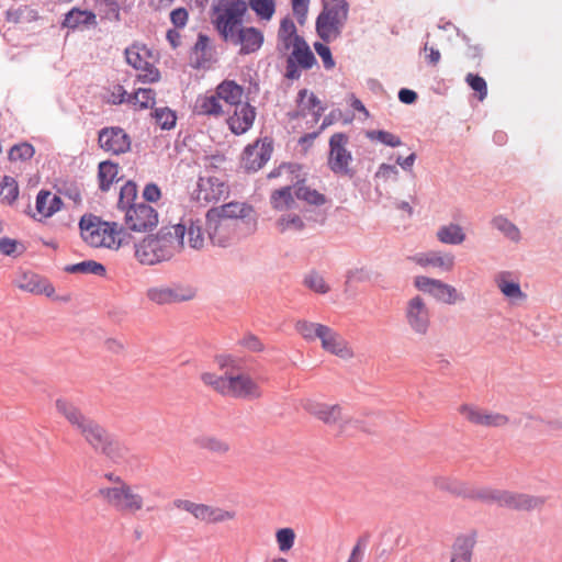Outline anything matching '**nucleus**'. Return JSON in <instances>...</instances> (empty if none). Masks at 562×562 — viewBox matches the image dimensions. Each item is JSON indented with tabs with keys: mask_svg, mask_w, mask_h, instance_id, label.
Returning <instances> with one entry per match:
<instances>
[{
	"mask_svg": "<svg viewBox=\"0 0 562 562\" xmlns=\"http://www.w3.org/2000/svg\"><path fill=\"white\" fill-rule=\"evenodd\" d=\"M369 542V536L360 537L352 548L348 562H361L363 550Z\"/></svg>",
	"mask_w": 562,
	"mask_h": 562,
	"instance_id": "nucleus-60",
	"label": "nucleus"
},
{
	"mask_svg": "<svg viewBox=\"0 0 562 562\" xmlns=\"http://www.w3.org/2000/svg\"><path fill=\"white\" fill-rule=\"evenodd\" d=\"M212 9L216 30L226 42L240 45L239 54L247 55L261 48L263 33L254 26H241L247 10L245 0H215Z\"/></svg>",
	"mask_w": 562,
	"mask_h": 562,
	"instance_id": "nucleus-1",
	"label": "nucleus"
},
{
	"mask_svg": "<svg viewBox=\"0 0 562 562\" xmlns=\"http://www.w3.org/2000/svg\"><path fill=\"white\" fill-rule=\"evenodd\" d=\"M196 445L204 450L214 454L223 456L231 450V445L227 440L215 436H201L196 439Z\"/></svg>",
	"mask_w": 562,
	"mask_h": 562,
	"instance_id": "nucleus-39",
	"label": "nucleus"
},
{
	"mask_svg": "<svg viewBox=\"0 0 562 562\" xmlns=\"http://www.w3.org/2000/svg\"><path fill=\"white\" fill-rule=\"evenodd\" d=\"M119 165L110 160L101 161L98 167L99 188L106 192L117 180Z\"/></svg>",
	"mask_w": 562,
	"mask_h": 562,
	"instance_id": "nucleus-32",
	"label": "nucleus"
},
{
	"mask_svg": "<svg viewBox=\"0 0 562 562\" xmlns=\"http://www.w3.org/2000/svg\"><path fill=\"white\" fill-rule=\"evenodd\" d=\"M216 94L220 100L235 106L243 103L244 88L234 80H224L216 87Z\"/></svg>",
	"mask_w": 562,
	"mask_h": 562,
	"instance_id": "nucleus-30",
	"label": "nucleus"
},
{
	"mask_svg": "<svg viewBox=\"0 0 562 562\" xmlns=\"http://www.w3.org/2000/svg\"><path fill=\"white\" fill-rule=\"evenodd\" d=\"M195 291L190 286L175 284L172 286H155L147 291V297L157 304H171L192 300Z\"/></svg>",
	"mask_w": 562,
	"mask_h": 562,
	"instance_id": "nucleus-18",
	"label": "nucleus"
},
{
	"mask_svg": "<svg viewBox=\"0 0 562 562\" xmlns=\"http://www.w3.org/2000/svg\"><path fill=\"white\" fill-rule=\"evenodd\" d=\"M37 11L29 5H12L5 11V20L13 24H24L37 20Z\"/></svg>",
	"mask_w": 562,
	"mask_h": 562,
	"instance_id": "nucleus-31",
	"label": "nucleus"
},
{
	"mask_svg": "<svg viewBox=\"0 0 562 562\" xmlns=\"http://www.w3.org/2000/svg\"><path fill=\"white\" fill-rule=\"evenodd\" d=\"M273 142L269 137L257 139L245 147L241 156V166L247 172H257L271 158Z\"/></svg>",
	"mask_w": 562,
	"mask_h": 562,
	"instance_id": "nucleus-15",
	"label": "nucleus"
},
{
	"mask_svg": "<svg viewBox=\"0 0 562 562\" xmlns=\"http://www.w3.org/2000/svg\"><path fill=\"white\" fill-rule=\"evenodd\" d=\"M97 24V16L92 11L72 8L64 18L63 27L76 30L81 26H90Z\"/></svg>",
	"mask_w": 562,
	"mask_h": 562,
	"instance_id": "nucleus-25",
	"label": "nucleus"
},
{
	"mask_svg": "<svg viewBox=\"0 0 562 562\" xmlns=\"http://www.w3.org/2000/svg\"><path fill=\"white\" fill-rule=\"evenodd\" d=\"M229 193L228 186L217 177H199L192 198L198 202H218Z\"/></svg>",
	"mask_w": 562,
	"mask_h": 562,
	"instance_id": "nucleus-17",
	"label": "nucleus"
},
{
	"mask_svg": "<svg viewBox=\"0 0 562 562\" xmlns=\"http://www.w3.org/2000/svg\"><path fill=\"white\" fill-rule=\"evenodd\" d=\"M99 146L112 155H121L130 151L131 137L120 126L103 127L98 133Z\"/></svg>",
	"mask_w": 562,
	"mask_h": 562,
	"instance_id": "nucleus-16",
	"label": "nucleus"
},
{
	"mask_svg": "<svg viewBox=\"0 0 562 562\" xmlns=\"http://www.w3.org/2000/svg\"><path fill=\"white\" fill-rule=\"evenodd\" d=\"M35 154L33 145L30 143L15 144L9 150V159L11 161H26L30 160Z\"/></svg>",
	"mask_w": 562,
	"mask_h": 562,
	"instance_id": "nucleus-52",
	"label": "nucleus"
},
{
	"mask_svg": "<svg viewBox=\"0 0 562 562\" xmlns=\"http://www.w3.org/2000/svg\"><path fill=\"white\" fill-rule=\"evenodd\" d=\"M348 15L349 3L346 0H322V10L315 21V31L322 42H315L314 49L327 70L336 65L327 44L341 36Z\"/></svg>",
	"mask_w": 562,
	"mask_h": 562,
	"instance_id": "nucleus-3",
	"label": "nucleus"
},
{
	"mask_svg": "<svg viewBox=\"0 0 562 562\" xmlns=\"http://www.w3.org/2000/svg\"><path fill=\"white\" fill-rule=\"evenodd\" d=\"M491 224L509 240L514 243H518L520 240L521 235L519 228L504 215L494 216Z\"/></svg>",
	"mask_w": 562,
	"mask_h": 562,
	"instance_id": "nucleus-41",
	"label": "nucleus"
},
{
	"mask_svg": "<svg viewBox=\"0 0 562 562\" xmlns=\"http://www.w3.org/2000/svg\"><path fill=\"white\" fill-rule=\"evenodd\" d=\"M186 225V236L188 237V244L193 249H201L204 245V231L202 221L196 218H189L182 222Z\"/></svg>",
	"mask_w": 562,
	"mask_h": 562,
	"instance_id": "nucleus-34",
	"label": "nucleus"
},
{
	"mask_svg": "<svg viewBox=\"0 0 562 562\" xmlns=\"http://www.w3.org/2000/svg\"><path fill=\"white\" fill-rule=\"evenodd\" d=\"M290 186L282 187L272 191L270 195V204L277 211L293 209L295 199Z\"/></svg>",
	"mask_w": 562,
	"mask_h": 562,
	"instance_id": "nucleus-35",
	"label": "nucleus"
},
{
	"mask_svg": "<svg viewBox=\"0 0 562 562\" xmlns=\"http://www.w3.org/2000/svg\"><path fill=\"white\" fill-rule=\"evenodd\" d=\"M18 286L23 290L35 294L45 293L50 295L54 292V288L46 283L40 276L35 273H23L18 282Z\"/></svg>",
	"mask_w": 562,
	"mask_h": 562,
	"instance_id": "nucleus-29",
	"label": "nucleus"
},
{
	"mask_svg": "<svg viewBox=\"0 0 562 562\" xmlns=\"http://www.w3.org/2000/svg\"><path fill=\"white\" fill-rule=\"evenodd\" d=\"M468 499L481 501L485 504H497L515 510H532L540 508L546 498L542 496H533L524 493H513L503 490H495L490 487L484 488H469L467 494Z\"/></svg>",
	"mask_w": 562,
	"mask_h": 562,
	"instance_id": "nucleus-6",
	"label": "nucleus"
},
{
	"mask_svg": "<svg viewBox=\"0 0 562 562\" xmlns=\"http://www.w3.org/2000/svg\"><path fill=\"white\" fill-rule=\"evenodd\" d=\"M201 380L203 381L204 384L212 386L222 395L225 394L226 372L224 373V375L221 376L214 373L205 372L201 375Z\"/></svg>",
	"mask_w": 562,
	"mask_h": 562,
	"instance_id": "nucleus-58",
	"label": "nucleus"
},
{
	"mask_svg": "<svg viewBox=\"0 0 562 562\" xmlns=\"http://www.w3.org/2000/svg\"><path fill=\"white\" fill-rule=\"evenodd\" d=\"M475 546V533L459 536L452 546L450 562H471Z\"/></svg>",
	"mask_w": 562,
	"mask_h": 562,
	"instance_id": "nucleus-26",
	"label": "nucleus"
},
{
	"mask_svg": "<svg viewBox=\"0 0 562 562\" xmlns=\"http://www.w3.org/2000/svg\"><path fill=\"white\" fill-rule=\"evenodd\" d=\"M295 531L290 527L280 528L276 532V541L281 552L290 551L295 542Z\"/></svg>",
	"mask_w": 562,
	"mask_h": 562,
	"instance_id": "nucleus-51",
	"label": "nucleus"
},
{
	"mask_svg": "<svg viewBox=\"0 0 562 562\" xmlns=\"http://www.w3.org/2000/svg\"><path fill=\"white\" fill-rule=\"evenodd\" d=\"M194 111L199 115H213L218 116L223 114V108L220 103L217 94L200 95L198 97L194 105Z\"/></svg>",
	"mask_w": 562,
	"mask_h": 562,
	"instance_id": "nucleus-33",
	"label": "nucleus"
},
{
	"mask_svg": "<svg viewBox=\"0 0 562 562\" xmlns=\"http://www.w3.org/2000/svg\"><path fill=\"white\" fill-rule=\"evenodd\" d=\"M460 413L472 424L485 427H503L508 424L509 418L499 413L482 411L476 406L462 405Z\"/></svg>",
	"mask_w": 562,
	"mask_h": 562,
	"instance_id": "nucleus-20",
	"label": "nucleus"
},
{
	"mask_svg": "<svg viewBox=\"0 0 562 562\" xmlns=\"http://www.w3.org/2000/svg\"><path fill=\"white\" fill-rule=\"evenodd\" d=\"M367 137L371 140H378L386 146L390 147H398L402 145L401 138L390 132L382 131V130H372L367 132Z\"/></svg>",
	"mask_w": 562,
	"mask_h": 562,
	"instance_id": "nucleus-54",
	"label": "nucleus"
},
{
	"mask_svg": "<svg viewBox=\"0 0 562 562\" xmlns=\"http://www.w3.org/2000/svg\"><path fill=\"white\" fill-rule=\"evenodd\" d=\"M303 284L311 291L318 294H326L329 291L324 278L316 271H311L304 277Z\"/></svg>",
	"mask_w": 562,
	"mask_h": 562,
	"instance_id": "nucleus-53",
	"label": "nucleus"
},
{
	"mask_svg": "<svg viewBox=\"0 0 562 562\" xmlns=\"http://www.w3.org/2000/svg\"><path fill=\"white\" fill-rule=\"evenodd\" d=\"M98 8L102 16L109 21H120V4L116 0H99Z\"/></svg>",
	"mask_w": 562,
	"mask_h": 562,
	"instance_id": "nucleus-56",
	"label": "nucleus"
},
{
	"mask_svg": "<svg viewBox=\"0 0 562 562\" xmlns=\"http://www.w3.org/2000/svg\"><path fill=\"white\" fill-rule=\"evenodd\" d=\"M239 344L254 352L261 351L263 349L262 342L259 340V338L252 334H247L243 339H240Z\"/></svg>",
	"mask_w": 562,
	"mask_h": 562,
	"instance_id": "nucleus-63",
	"label": "nucleus"
},
{
	"mask_svg": "<svg viewBox=\"0 0 562 562\" xmlns=\"http://www.w3.org/2000/svg\"><path fill=\"white\" fill-rule=\"evenodd\" d=\"M348 136L345 133H335L329 139L328 168L335 175L352 177L355 171L349 167L352 161L351 153L346 148Z\"/></svg>",
	"mask_w": 562,
	"mask_h": 562,
	"instance_id": "nucleus-9",
	"label": "nucleus"
},
{
	"mask_svg": "<svg viewBox=\"0 0 562 562\" xmlns=\"http://www.w3.org/2000/svg\"><path fill=\"white\" fill-rule=\"evenodd\" d=\"M25 251L23 244L9 237L0 238V254L10 257L21 256Z\"/></svg>",
	"mask_w": 562,
	"mask_h": 562,
	"instance_id": "nucleus-57",
	"label": "nucleus"
},
{
	"mask_svg": "<svg viewBox=\"0 0 562 562\" xmlns=\"http://www.w3.org/2000/svg\"><path fill=\"white\" fill-rule=\"evenodd\" d=\"M276 226L281 233L286 231L301 232L304 229L305 223L297 214H284L278 218Z\"/></svg>",
	"mask_w": 562,
	"mask_h": 562,
	"instance_id": "nucleus-47",
	"label": "nucleus"
},
{
	"mask_svg": "<svg viewBox=\"0 0 562 562\" xmlns=\"http://www.w3.org/2000/svg\"><path fill=\"white\" fill-rule=\"evenodd\" d=\"M79 227L81 237L92 247L119 248L127 243L128 233L115 222L101 224L98 217L85 215Z\"/></svg>",
	"mask_w": 562,
	"mask_h": 562,
	"instance_id": "nucleus-5",
	"label": "nucleus"
},
{
	"mask_svg": "<svg viewBox=\"0 0 562 562\" xmlns=\"http://www.w3.org/2000/svg\"><path fill=\"white\" fill-rule=\"evenodd\" d=\"M300 65L302 69H311L316 63V58L313 52L310 49H293L291 55L288 57Z\"/></svg>",
	"mask_w": 562,
	"mask_h": 562,
	"instance_id": "nucleus-55",
	"label": "nucleus"
},
{
	"mask_svg": "<svg viewBox=\"0 0 562 562\" xmlns=\"http://www.w3.org/2000/svg\"><path fill=\"white\" fill-rule=\"evenodd\" d=\"M414 285L422 292L431 295L440 303L453 305L457 302L464 301V296L458 290L438 279L425 276H418L414 280Z\"/></svg>",
	"mask_w": 562,
	"mask_h": 562,
	"instance_id": "nucleus-12",
	"label": "nucleus"
},
{
	"mask_svg": "<svg viewBox=\"0 0 562 562\" xmlns=\"http://www.w3.org/2000/svg\"><path fill=\"white\" fill-rule=\"evenodd\" d=\"M56 408L95 452L105 456L114 463L126 460L128 448L98 422L85 415L74 403L59 398L56 401Z\"/></svg>",
	"mask_w": 562,
	"mask_h": 562,
	"instance_id": "nucleus-2",
	"label": "nucleus"
},
{
	"mask_svg": "<svg viewBox=\"0 0 562 562\" xmlns=\"http://www.w3.org/2000/svg\"><path fill=\"white\" fill-rule=\"evenodd\" d=\"M236 231V224L226 220L217 210L210 209L205 215V232L213 245L226 247Z\"/></svg>",
	"mask_w": 562,
	"mask_h": 562,
	"instance_id": "nucleus-14",
	"label": "nucleus"
},
{
	"mask_svg": "<svg viewBox=\"0 0 562 562\" xmlns=\"http://www.w3.org/2000/svg\"><path fill=\"white\" fill-rule=\"evenodd\" d=\"M463 228L458 224L442 226L437 232L439 241L446 245H460L465 240Z\"/></svg>",
	"mask_w": 562,
	"mask_h": 562,
	"instance_id": "nucleus-38",
	"label": "nucleus"
},
{
	"mask_svg": "<svg viewBox=\"0 0 562 562\" xmlns=\"http://www.w3.org/2000/svg\"><path fill=\"white\" fill-rule=\"evenodd\" d=\"M321 335L318 339L322 342V348L341 359H350L353 356L352 350L348 347L347 341L335 331L333 328L325 325L321 328Z\"/></svg>",
	"mask_w": 562,
	"mask_h": 562,
	"instance_id": "nucleus-23",
	"label": "nucleus"
},
{
	"mask_svg": "<svg viewBox=\"0 0 562 562\" xmlns=\"http://www.w3.org/2000/svg\"><path fill=\"white\" fill-rule=\"evenodd\" d=\"M125 59L128 65L143 74L138 75L142 82H157L160 79L159 70L140 55V47L136 44L125 49Z\"/></svg>",
	"mask_w": 562,
	"mask_h": 562,
	"instance_id": "nucleus-19",
	"label": "nucleus"
},
{
	"mask_svg": "<svg viewBox=\"0 0 562 562\" xmlns=\"http://www.w3.org/2000/svg\"><path fill=\"white\" fill-rule=\"evenodd\" d=\"M124 222L125 231L146 233L157 226L158 213L149 204L140 202L134 206H130L128 210L124 212Z\"/></svg>",
	"mask_w": 562,
	"mask_h": 562,
	"instance_id": "nucleus-13",
	"label": "nucleus"
},
{
	"mask_svg": "<svg viewBox=\"0 0 562 562\" xmlns=\"http://www.w3.org/2000/svg\"><path fill=\"white\" fill-rule=\"evenodd\" d=\"M248 4L261 20H271L276 12L274 0H248Z\"/></svg>",
	"mask_w": 562,
	"mask_h": 562,
	"instance_id": "nucleus-48",
	"label": "nucleus"
},
{
	"mask_svg": "<svg viewBox=\"0 0 562 562\" xmlns=\"http://www.w3.org/2000/svg\"><path fill=\"white\" fill-rule=\"evenodd\" d=\"M58 192L60 194L69 198L70 200H72L75 203H80L81 202V191H80V189L78 188L77 184H74V183L67 184V183H65L61 188L58 189Z\"/></svg>",
	"mask_w": 562,
	"mask_h": 562,
	"instance_id": "nucleus-62",
	"label": "nucleus"
},
{
	"mask_svg": "<svg viewBox=\"0 0 562 562\" xmlns=\"http://www.w3.org/2000/svg\"><path fill=\"white\" fill-rule=\"evenodd\" d=\"M63 206L61 199L47 190H41L36 196V211L44 217H50Z\"/></svg>",
	"mask_w": 562,
	"mask_h": 562,
	"instance_id": "nucleus-27",
	"label": "nucleus"
},
{
	"mask_svg": "<svg viewBox=\"0 0 562 562\" xmlns=\"http://www.w3.org/2000/svg\"><path fill=\"white\" fill-rule=\"evenodd\" d=\"M170 20L176 27H183L188 22V11L184 8H177L171 11Z\"/></svg>",
	"mask_w": 562,
	"mask_h": 562,
	"instance_id": "nucleus-64",
	"label": "nucleus"
},
{
	"mask_svg": "<svg viewBox=\"0 0 562 562\" xmlns=\"http://www.w3.org/2000/svg\"><path fill=\"white\" fill-rule=\"evenodd\" d=\"M212 209L217 210L223 217L235 224L238 220L247 218L254 213L252 206L245 202H229Z\"/></svg>",
	"mask_w": 562,
	"mask_h": 562,
	"instance_id": "nucleus-28",
	"label": "nucleus"
},
{
	"mask_svg": "<svg viewBox=\"0 0 562 562\" xmlns=\"http://www.w3.org/2000/svg\"><path fill=\"white\" fill-rule=\"evenodd\" d=\"M156 102V92L150 88H139L127 97V103L135 110L151 109Z\"/></svg>",
	"mask_w": 562,
	"mask_h": 562,
	"instance_id": "nucleus-36",
	"label": "nucleus"
},
{
	"mask_svg": "<svg viewBox=\"0 0 562 562\" xmlns=\"http://www.w3.org/2000/svg\"><path fill=\"white\" fill-rule=\"evenodd\" d=\"M297 34L295 23L290 18L281 20L278 38L283 43L285 49L291 47V40Z\"/></svg>",
	"mask_w": 562,
	"mask_h": 562,
	"instance_id": "nucleus-50",
	"label": "nucleus"
},
{
	"mask_svg": "<svg viewBox=\"0 0 562 562\" xmlns=\"http://www.w3.org/2000/svg\"><path fill=\"white\" fill-rule=\"evenodd\" d=\"M434 485L441 491H445L450 494L461 496L464 498H467V494L469 491V487L464 483H462L456 479L446 477V476L435 477Z\"/></svg>",
	"mask_w": 562,
	"mask_h": 562,
	"instance_id": "nucleus-42",
	"label": "nucleus"
},
{
	"mask_svg": "<svg viewBox=\"0 0 562 562\" xmlns=\"http://www.w3.org/2000/svg\"><path fill=\"white\" fill-rule=\"evenodd\" d=\"M0 195L3 196V201L9 205H12L16 201L19 196V184L13 177H2L0 181Z\"/></svg>",
	"mask_w": 562,
	"mask_h": 562,
	"instance_id": "nucleus-46",
	"label": "nucleus"
},
{
	"mask_svg": "<svg viewBox=\"0 0 562 562\" xmlns=\"http://www.w3.org/2000/svg\"><path fill=\"white\" fill-rule=\"evenodd\" d=\"M404 317L412 333L426 336L430 329V310L420 295L409 299L404 308Z\"/></svg>",
	"mask_w": 562,
	"mask_h": 562,
	"instance_id": "nucleus-11",
	"label": "nucleus"
},
{
	"mask_svg": "<svg viewBox=\"0 0 562 562\" xmlns=\"http://www.w3.org/2000/svg\"><path fill=\"white\" fill-rule=\"evenodd\" d=\"M137 198V186L133 181H127L125 184L122 186L120 190V196L117 201V209L122 212H125L128 210L130 206H134L137 203H135V200Z\"/></svg>",
	"mask_w": 562,
	"mask_h": 562,
	"instance_id": "nucleus-44",
	"label": "nucleus"
},
{
	"mask_svg": "<svg viewBox=\"0 0 562 562\" xmlns=\"http://www.w3.org/2000/svg\"><path fill=\"white\" fill-rule=\"evenodd\" d=\"M65 271L68 273H82V274H94L104 276L106 270L105 267L94 260H85L78 263L68 265L65 267Z\"/></svg>",
	"mask_w": 562,
	"mask_h": 562,
	"instance_id": "nucleus-43",
	"label": "nucleus"
},
{
	"mask_svg": "<svg viewBox=\"0 0 562 562\" xmlns=\"http://www.w3.org/2000/svg\"><path fill=\"white\" fill-rule=\"evenodd\" d=\"M506 272H502L495 279L499 291L512 301L525 300L527 295L521 291L520 284L515 281L506 280Z\"/></svg>",
	"mask_w": 562,
	"mask_h": 562,
	"instance_id": "nucleus-37",
	"label": "nucleus"
},
{
	"mask_svg": "<svg viewBox=\"0 0 562 562\" xmlns=\"http://www.w3.org/2000/svg\"><path fill=\"white\" fill-rule=\"evenodd\" d=\"M256 114V108L248 102L235 105L234 113L227 117L231 132L235 135L248 132L254 125Z\"/></svg>",
	"mask_w": 562,
	"mask_h": 562,
	"instance_id": "nucleus-21",
	"label": "nucleus"
},
{
	"mask_svg": "<svg viewBox=\"0 0 562 562\" xmlns=\"http://www.w3.org/2000/svg\"><path fill=\"white\" fill-rule=\"evenodd\" d=\"M295 330L302 336L306 341H314L323 331L319 328H324L325 325L319 323H313L305 319H299L295 325Z\"/></svg>",
	"mask_w": 562,
	"mask_h": 562,
	"instance_id": "nucleus-45",
	"label": "nucleus"
},
{
	"mask_svg": "<svg viewBox=\"0 0 562 562\" xmlns=\"http://www.w3.org/2000/svg\"><path fill=\"white\" fill-rule=\"evenodd\" d=\"M98 493L108 505L123 514H135L144 506L143 496L135 493L127 483L111 487H101Z\"/></svg>",
	"mask_w": 562,
	"mask_h": 562,
	"instance_id": "nucleus-8",
	"label": "nucleus"
},
{
	"mask_svg": "<svg viewBox=\"0 0 562 562\" xmlns=\"http://www.w3.org/2000/svg\"><path fill=\"white\" fill-rule=\"evenodd\" d=\"M130 94L126 92V90L121 85H116L113 87L110 97L108 99V102L112 104H122L127 103V97Z\"/></svg>",
	"mask_w": 562,
	"mask_h": 562,
	"instance_id": "nucleus-61",
	"label": "nucleus"
},
{
	"mask_svg": "<svg viewBox=\"0 0 562 562\" xmlns=\"http://www.w3.org/2000/svg\"><path fill=\"white\" fill-rule=\"evenodd\" d=\"M467 83L479 93V100H484L487 95V85L484 78L479 75L468 74L465 77Z\"/></svg>",
	"mask_w": 562,
	"mask_h": 562,
	"instance_id": "nucleus-59",
	"label": "nucleus"
},
{
	"mask_svg": "<svg viewBox=\"0 0 562 562\" xmlns=\"http://www.w3.org/2000/svg\"><path fill=\"white\" fill-rule=\"evenodd\" d=\"M294 189L295 198L311 205L321 206L326 203V196L317 190L305 186L304 181L297 182Z\"/></svg>",
	"mask_w": 562,
	"mask_h": 562,
	"instance_id": "nucleus-40",
	"label": "nucleus"
},
{
	"mask_svg": "<svg viewBox=\"0 0 562 562\" xmlns=\"http://www.w3.org/2000/svg\"><path fill=\"white\" fill-rule=\"evenodd\" d=\"M153 116H154L156 123L162 130H171L176 125V121H177L176 113L167 106L156 108L153 112Z\"/></svg>",
	"mask_w": 562,
	"mask_h": 562,
	"instance_id": "nucleus-49",
	"label": "nucleus"
},
{
	"mask_svg": "<svg viewBox=\"0 0 562 562\" xmlns=\"http://www.w3.org/2000/svg\"><path fill=\"white\" fill-rule=\"evenodd\" d=\"M235 360L231 356L221 357L218 364L226 368L225 394L228 396L255 400L261 396L259 385L247 374H243L235 368Z\"/></svg>",
	"mask_w": 562,
	"mask_h": 562,
	"instance_id": "nucleus-7",
	"label": "nucleus"
},
{
	"mask_svg": "<svg viewBox=\"0 0 562 562\" xmlns=\"http://www.w3.org/2000/svg\"><path fill=\"white\" fill-rule=\"evenodd\" d=\"M305 409L326 425L331 426L340 423V431H344L345 425L350 422L344 418L341 407L338 404L327 405L318 402H308L305 405Z\"/></svg>",
	"mask_w": 562,
	"mask_h": 562,
	"instance_id": "nucleus-22",
	"label": "nucleus"
},
{
	"mask_svg": "<svg viewBox=\"0 0 562 562\" xmlns=\"http://www.w3.org/2000/svg\"><path fill=\"white\" fill-rule=\"evenodd\" d=\"M187 227L183 224L161 227L157 235L135 244V256L143 265H155L171 259L184 246Z\"/></svg>",
	"mask_w": 562,
	"mask_h": 562,
	"instance_id": "nucleus-4",
	"label": "nucleus"
},
{
	"mask_svg": "<svg viewBox=\"0 0 562 562\" xmlns=\"http://www.w3.org/2000/svg\"><path fill=\"white\" fill-rule=\"evenodd\" d=\"M172 505L178 509L190 513L195 519L205 524H218L235 518V512L225 510L206 504L194 503L189 499L177 498L172 502Z\"/></svg>",
	"mask_w": 562,
	"mask_h": 562,
	"instance_id": "nucleus-10",
	"label": "nucleus"
},
{
	"mask_svg": "<svg viewBox=\"0 0 562 562\" xmlns=\"http://www.w3.org/2000/svg\"><path fill=\"white\" fill-rule=\"evenodd\" d=\"M414 260L422 267L431 266L443 272L451 271L454 266V256L450 252L429 251L416 255Z\"/></svg>",
	"mask_w": 562,
	"mask_h": 562,
	"instance_id": "nucleus-24",
	"label": "nucleus"
}]
</instances>
